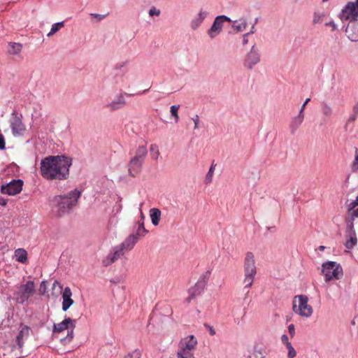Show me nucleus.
Returning a JSON list of instances; mask_svg holds the SVG:
<instances>
[{"label":"nucleus","instance_id":"nucleus-1","mask_svg":"<svg viewBox=\"0 0 358 358\" xmlns=\"http://www.w3.org/2000/svg\"><path fill=\"white\" fill-rule=\"evenodd\" d=\"M71 160L63 155L48 156L41 162L40 173L46 180L66 179L69 176Z\"/></svg>","mask_w":358,"mask_h":358},{"label":"nucleus","instance_id":"nucleus-2","mask_svg":"<svg viewBox=\"0 0 358 358\" xmlns=\"http://www.w3.org/2000/svg\"><path fill=\"white\" fill-rule=\"evenodd\" d=\"M80 196V192L74 189L67 195H57L52 199V210L56 215L61 217L68 213L77 204L78 199Z\"/></svg>","mask_w":358,"mask_h":358},{"label":"nucleus","instance_id":"nucleus-3","mask_svg":"<svg viewBox=\"0 0 358 358\" xmlns=\"http://www.w3.org/2000/svg\"><path fill=\"white\" fill-rule=\"evenodd\" d=\"M243 271L245 288H249L252 285L257 273L255 255L252 252H248L245 254L243 262Z\"/></svg>","mask_w":358,"mask_h":358},{"label":"nucleus","instance_id":"nucleus-4","mask_svg":"<svg viewBox=\"0 0 358 358\" xmlns=\"http://www.w3.org/2000/svg\"><path fill=\"white\" fill-rule=\"evenodd\" d=\"M292 310L294 313L306 318L310 317L313 310L308 304V298L306 295H296L292 301Z\"/></svg>","mask_w":358,"mask_h":358},{"label":"nucleus","instance_id":"nucleus-5","mask_svg":"<svg viewBox=\"0 0 358 358\" xmlns=\"http://www.w3.org/2000/svg\"><path fill=\"white\" fill-rule=\"evenodd\" d=\"M147 154L148 150L145 145L138 147L134 157L131 159L129 163V172L131 176L135 177L140 173Z\"/></svg>","mask_w":358,"mask_h":358},{"label":"nucleus","instance_id":"nucleus-6","mask_svg":"<svg viewBox=\"0 0 358 358\" xmlns=\"http://www.w3.org/2000/svg\"><path fill=\"white\" fill-rule=\"evenodd\" d=\"M36 290L35 284L33 281H27L25 284L17 287L13 292L14 299L20 304L27 303Z\"/></svg>","mask_w":358,"mask_h":358},{"label":"nucleus","instance_id":"nucleus-7","mask_svg":"<svg viewBox=\"0 0 358 358\" xmlns=\"http://www.w3.org/2000/svg\"><path fill=\"white\" fill-rule=\"evenodd\" d=\"M75 320L68 317L64 320L62 322L54 324L53 333H61L64 330H68V334L66 337L62 339V341L64 343H70L73 338V329L75 328Z\"/></svg>","mask_w":358,"mask_h":358},{"label":"nucleus","instance_id":"nucleus-8","mask_svg":"<svg viewBox=\"0 0 358 358\" xmlns=\"http://www.w3.org/2000/svg\"><path fill=\"white\" fill-rule=\"evenodd\" d=\"M322 273L325 276L326 281L334 278L340 279L343 275L342 267L334 262H327L322 264Z\"/></svg>","mask_w":358,"mask_h":358},{"label":"nucleus","instance_id":"nucleus-9","mask_svg":"<svg viewBox=\"0 0 358 358\" xmlns=\"http://www.w3.org/2000/svg\"><path fill=\"white\" fill-rule=\"evenodd\" d=\"M339 17L342 21L349 20L350 22L356 21L358 17V6L354 2H348L342 9Z\"/></svg>","mask_w":358,"mask_h":358},{"label":"nucleus","instance_id":"nucleus-10","mask_svg":"<svg viewBox=\"0 0 358 358\" xmlns=\"http://www.w3.org/2000/svg\"><path fill=\"white\" fill-rule=\"evenodd\" d=\"M210 274V271H207L203 274V279H205V278L208 279ZM206 284V280H203V281L199 280L195 284V285L194 287H191L188 292L189 296L186 299L188 303H189L191 301V300H192L197 296L201 295L205 288Z\"/></svg>","mask_w":358,"mask_h":358},{"label":"nucleus","instance_id":"nucleus-11","mask_svg":"<svg viewBox=\"0 0 358 358\" xmlns=\"http://www.w3.org/2000/svg\"><path fill=\"white\" fill-rule=\"evenodd\" d=\"M226 21H230V19L225 15H219L215 17L210 29L208 30V35L211 39L221 33L223 24Z\"/></svg>","mask_w":358,"mask_h":358},{"label":"nucleus","instance_id":"nucleus-12","mask_svg":"<svg viewBox=\"0 0 358 358\" xmlns=\"http://www.w3.org/2000/svg\"><path fill=\"white\" fill-rule=\"evenodd\" d=\"M23 182L21 180H13L6 185H2L1 191L2 194L15 195L22 189Z\"/></svg>","mask_w":358,"mask_h":358},{"label":"nucleus","instance_id":"nucleus-13","mask_svg":"<svg viewBox=\"0 0 358 358\" xmlns=\"http://www.w3.org/2000/svg\"><path fill=\"white\" fill-rule=\"evenodd\" d=\"M197 341L193 335L188 336L181 339L179 343V348L178 351L190 352L194 353Z\"/></svg>","mask_w":358,"mask_h":358},{"label":"nucleus","instance_id":"nucleus-14","mask_svg":"<svg viewBox=\"0 0 358 358\" xmlns=\"http://www.w3.org/2000/svg\"><path fill=\"white\" fill-rule=\"evenodd\" d=\"M124 252L125 251L120 245L115 246L113 248V251L111 253L108 254L102 260L103 265L104 266H108L112 264L118 259H120L122 256H123Z\"/></svg>","mask_w":358,"mask_h":358},{"label":"nucleus","instance_id":"nucleus-15","mask_svg":"<svg viewBox=\"0 0 358 358\" xmlns=\"http://www.w3.org/2000/svg\"><path fill=\"white\" fill-rule=\"evenodd\" d=\"M260 61V56L258 52L255 50V46H252L250 52L247 55L244 66L249 69H252L255 65Z\"/></svg>","mask_w":358,"mask_h":358},{"label":"nucleus","instance_id":"nucleus-16","mask_svg":"<svg viewBox=\"0 0 358 358\" xmlns=\"http://www.w3.org/2000/svg\"><path fill=\"white\" fill-rule=\"evenodd\" d=\"M30 328L25 325L20 327V330L15 338V343L19 349H21L29 336Z\"/></svg>","mask_w":358,"mask_h":358},{"label":"nucleus","instance_id":"nucleus-17","mask_svg":"<svg viewBox=\"0 0 358 358\" xmlns=\"http://www.w3.org/2000/svg\"><path fill=\"white\" fill-rule=\"evenodd\" d=\"M345 32L350 40L352 41H358V22L357 20L348 24Z\"/></svg>","mask_w":358,"mask_h":358},{"label":"nucleus","instance_id":"nucleus-18","mask_svg":"<svg viewBox=\"0 0 358 358\" xmlns=\"http://www.w3.org/2000/svg\"><path fill=\"white\" fill-rule=\"evenodd\" d=\"M71 290L69 287H66L62 293V310L64 311H66L74 303V301L71 299Z\"/></svg>","mask_w":358,"mask_h":358},{"label":"nucleus","instance_id":"nucleus-19","mask_svg":"<svg viewBox=\"0 0 358 358\" xmlns=\"http://www.w3.org/2000/svg\"><path fill=\"white\" fill-rule=\"evenodd\" d=\"M137 235H129L120 245H119L125 252L133 249L135 244L138 242Z\"/></svg>","mask_w":358,"mask_h":358},{"label":"nucleus","instance_id":"nucleus-20","mask_svg":"<svg viewBox=\"0 0 358 358\" xmlns=\"http://www.w3.org/2000/svg\"><path fill=\"white\" fill-rule=\"evenodd\" d=\"M11 129L14 135H22L26 130L22 120L17 117L11 123Z\"/></svg>","mask_w":358,"mask_h":358},{"label":"nucleus","instance_id":"nucleus-21","mask_svg":"<svg viewBox=\"0 0 358 358\" xmlns=\"http://www.w3.org/2000/svg\"><path fill=\"white\" fill-rule=\"evenodd\" d=\"M208 13L206 10H201L198 15L191 21V27L192 29H196L207 17Z\"/></svg>","mask_w":358,"mask_h":358},{"label":"nucleus","instance_id":"nucleus-22","mask_svg":"<svg viewBox=\"0 0 358 358\" xmlns=\"http://www.w3.org/2000/svg\"><path fill=\"white\" fill-rule=\"evenodd\" d=\"M304 119V113H302L301 111H299L297 116L292 118L290 124L289 128L291 132L294 134L295 131L298 129V128L301 126Z\"/></svg>","mask_w":358,"mask_h":358},{"label":"nucleus","instance_id":"nucleus-23","mask_svg":"<svg viewBox=\"0 0 358 358\" xmlns=\"http://www.w3.org/2000/svg\"><path fill=\"white\" fill-rule=\"evenodd\" d=\"M126 101L124 96L122 94H120L115 100L108 103L107 107L110 110H115L124 107Z\"/></svg>","mask_w":358,"mask_h":358},{"label":"nucleus","instance_id":"nucleus-24","mask_svg":"<svg viewBox=\"0 0 358 358\" xmlns=\"http://www.w3.org/2000/svg\"><path fill=\"white\" fill-rule=\"evenodd\" d=\"M161 214V211L158 208H153L150 209V216L151 218L152 223L155 226H157L159 224Z\"/></svg>","mask_w":358,"mask_h":358},{"label":"nucleus","instance_id":"nucleus-25","mask_svg":"<svg viewBox=\"0 0 358 358\" xmlns=\"http://www.w3.org/2000/svg\"><path fill=\"white\" fill-rule=\"evenodd\" d=\"M349 213L352 219L358 217V196L349 206Z\"/></svg>","mask_w":358,"mask_h":358},{"label":"nucleus","instance_id":"nucleus-26","mask_svg":"<svg viewBox=\"0 0 358 358\" xmlns=\"http://www.w3.org/2000/svg\"><path fill=\"white\" fill-rule=\"evenodd\" d=\"M15 255L17 260L19 262L24 263L27 260V253L24 249H17L15 252Z\"/></svg>","mask_w":358,"mask_h":358},{"label":"nucleus","instance_id":"nucleus-27","mask_svg":"<svg viewBox=\"0 0 358 358\" xmlns=\"http://www.w3.org/2000/svg\"><path fill=\"white\" fill-rule=\"evenodd\" d=\"M9 49H8V53L10 55H17L19 52H21L22 45L20 43H10L8 44Z\"/></svg>","mask_w":358,"mask_h":358},{"label":"nucleus","instance_id":"nucleus-28","mask_svg":"<svg viewBox=\"0 0 358 358\" xmlns=\"http://www.w3.org/2000/svg\"><path fill=\"white\" fill-rule=\"evenodd\" d=\"M357 238L355 231L353 230L351 231L350 238L345 242V247L348 249H352L357 244Z\"/></svg>","mask_w":358,"mask_h":358},{"label":"nucleus","instance_id":"nucleus-29","mask_svg":"<svg viewBox=\"0 0 358 358\" xmlns=\"http://www.w3.org/2000/svg\"><path fill=\"white\" fill-rule=\"evenodd\" d=\"M326 15L324 13L315 12L313 16V24L315 25L324 21Z\"/></svg>","mask_w":358,"mask_h":358},{"label":"nucleus","instance_id":"nucleus-30","mask_svg":"<svg viewBox=\"0 0 358 358\" xmlns=\"http://www.w3.org/2000/svg\"><path fill=\"white\" fill-rule=\"evenodd\" d=\"M64 26V22L55 23L52 25L50 31L48 34V36H51L57 33L60 29Z\"/></svg>","mask_w":358,"mask_h":358},{"label":"nucleus","instance_id":"nucleus-31","mask_svg":"<svg viewBox=\"0 0 358 358\" xmlns=\"http://www.w3.org/2000/svg\"><path fill=\"white\" fill-rule=\"evenodd\" d=\"M138 229L136 230V233L135 235H137V237H138V238L140 236H144L148 233V230H146L144 227L143 221L138 222Z\"/></svg>","mask_w":358,"mask_h":358},{"label":"nucleus","instance_id":"nucleus-32","mask_svg":"<svg viewBox=\"0 0 358 358\" xmlns=\"http://www.w3.org/2000/svg\"><path fill=\"white\" fill-rule=\"evenodd\" d=\"M321 108L322 113L325 117H329L332 115V108L327 103H323L321 106Z\"/></svg>","mask_w":358,"mask_h":358},{"label":"nucleus","instance_id":"nucleus-33","mask_svg":"<svg viewBox=\"0 0 358 358\" xmlns=\"http://www.w3.org/2000/svg\"><path fill=\"white\" fill-rule=\"evenodd\" d=\"M236 22H235L234 24L233 25V28L234 30H236L237 32H241L244 30H245L247 27V23L245 20H241L240 23L236 24Z\"/></svg>","mask_w":358,"mask_h":358},{"label":"nucleus","instance_id":"nucleus-34","mask_svg":"<svg viewBox=\"0 0 358 358\" xmlns=\"http://www.w3.org/2000/svg\"><path fill=\"white\" fill-rule=\"evenodd\" d=\"M150 151L151 157L154 159L157 160L160 154L159 151L158 146L156 144H152L150 148Z\"/></svg>","mask_w":358,"mask_h":358},{"label":"nucleus","instance_id":"nucleus-35","mask_svg":"<svg viewBox=\"0 0 358 358\" xmlns=\"http://www.w3.org/2000/svg\"><path fill=\"white\" fill-rule=\"evenodd\" d=\"M215 165L212 164L208 172L207 173L205 178V183L210 184L213 181V177L214 175Z\"/></svg>","mask_w":358,"mask_h":358},{"label":"nucleus","instance_id":"nucleus-36","mask_svg":"<svg viewBox=\"0 0 358 358\" xmlns=\"http://www.w3.org/2000/svg\"><path fill=\"white\" fill-rule=\"evenodd\" d=\"M177 357L178 358H195L194 353L190 352H183V351H178L177 352Z\"/></svg>","mask_w":358,"mask_h":358},{"label":"nucleus","instance_id":"nucleus-37","mask_svg":"<svg viewBox=\"0 0 358 358\" xmlns=\"http://www.w3.org/2000/svg\"><path fill=\"white\" fill-rule=\"evenodd\" d=\"M180 108L179 105H173L171 106L170 112L171 115L175 117L176 122H177L179 120V116L178 114V110Z\"/></svg>","mask_w":358,"mask_h":358},{"label":"nucleus","instance_id":"nucleus-38","mask_svg":"<svg viewBox=\"0 0 358 358\" xmlns=\"http://www.w3.org/2000/svg\"><path fill=\"white\" fill-rule=\"evenodd\" d=\"M352 169L353 171H357L358 170V149H355V159L352 163Z\"/></svg>","mask_w":358,"mask_h":358},{"label":"nucleus","instance_id":"nucleus-39","mask_svg":"<svg viewBox=\"0 0 358 358\" xmlns=\"http://www.w3.org/2000/svg\"><path fill=\"white\" fill-rule=\"evenodd\" d=\"M286 348L288 350L287 357L294 358L296 356V352L294 348L292 347V344L288 345L287 346H286Z\"/></svg>","mask_w":358,"mask_h":358},{"label":"nucleus","instance_id":"nucleus-40","mask_svg":"<svg viewBox=\"0 0 358 358\" xmlns=\"http://www.w3.org/2000/svg\"><path fill=\"white\" fill-rule=\"evenodd\" d=\"M47 290L46 281L43 280L41 282L39 288V293L41 295H44Z\"/></svg>","mask_w":358,"mask_h":358},{"label":"nucleus","instance_id":"nucleus-41","mask_svg":"<svg viewBox=\"0 0 358 358\" xmlns=\"http://www.w3.org/2000/svg\"><path fill=\"white\" fill-rule=\"evenodd\" d=\"M325 26L330 27L332 31H335L337 29V26L333 20L326 22Z\"/></svg>","mask_w":358,"mask_h":358},{"label":"nucleus","instance_id":"nucleus-42","mask_svg":"<svg viewBox=\"0 0 358 358\" xmlns=\"http://www.w3.org/2000/svg\"><path fill=\"white\" fill-rule=\"evenodd\" d=\"M288 331L290 334V336L292 338H293L294 336V334H295V327H294V325L293 324H290L289 326H288Z\"/></svg>","mask_w":358,"mask_h":358},{"label":"nucleus","instance_id":"nucleus-43","mask_svg":"<svg viewBox=\"0 0 358 358\" xmlns=\"http://www.w3.org/2000/svg\"><path fill=\"white\" fill-rule=\"evenodd\" d=\"M149 14L150 16H153V15H159L160 14V10H157L155 8H152L150 11H149Z\"/></svg>","mask_w":358,"mask_h":358},{"label":"nucleus","instance_id":"nucleus-44","mask_svg":"<svg viewBox=\"0 0 358 358\" xmlns=\"http://www.w3.org/2000/svg\"><path fill=\"white\" fill-rule=\"evenodd\" d=\"M281 341L284 345H285V346H287L288 345L291 344V343L289 342L287 336L285 334L281 336Z\"/></svg>","mask_w":358,"mask_h":358},{"label":"nucleus","instance_id":"nucleus-45","mask_svg":"<svg viewBox=\"0 0 358 358\" xmlns=\"http://www.w3.org/2000/svg\"><path fill=\"white\" fill-rule=\"evenodd\" d=\"M192 120L194 122V129H198V127H199L198 124H199V116L197 115H196L195 117L192 118Z\"/></svg>","mask_w":358,"mask_h":358},{"label":"nucleus","instance_id":"nucleus-46","mask_svg":"<svg viewBox=\"0 0 358 358\" xmlns=\"http://www.w3.org/2000/svg\"><path fill=\"white\" fill-rule=\"evenodd\" d=\"M5 141L2 134H0V150L4 149Z\"/></svg>","mask_w":358,"mask_h":358},{"label":"nucleus","instance_id":"nucleus-47","mask_svg":"<svg viewBox=\"0 0 358 358\" xmlns=\"http://www.w3.org/2000/svg\"><path fill=\"white\" fill-rule=\"evenodd\" d=\"M254 31H251L250 33H247L243 35V45H245L246 43H248V40L247 38V36L250 34H252L253 33Z\"/></svg>","mask_w":358,"mask_h":358},{"label":"nucleus","instance_id":"nucleus-48","mask_svg":"<svg viewBox=\"0 0 358 358\" xmlns=\"http://www.w3.org/2000/svg\"><path fill=\"white\" fill-rule=\"evenodd\" d=\"M310 99L309 98L306 99V101H305V102H304V103H303V104L302 105V106H301V109H300V110H299V111H301V112H302V113H303V111H304V109H305V108H306V104L310 101Z\"/></svg>","mask_w":358,"mask_h":358},{"label":"nucleus","instance_id":"nucleus-49","mask_svg":"<svg viewBox=\"0 0 358 358\" xmlns=\"http://www.w3.org/2000/svg\"><path fill=\"white\" fill-rule=\"evenodd\" d=\"M91 15L94 17L98 18L99 20H103L105 17V15H101L96 13H92Z\"/></svg>","mask_w":358,"mask_h":358},{"label":"nucleus","instance_id":"nucleus-50","mask_svg":"<svg viewBox=\"0 0 358 358\" xmlns=\"http://www.w3.org/2000/svg\"><path fill=\"white\" fill-rule=\"evenodd\" d=\"M357 115H358V114L353 113V115H352L349 117L348 121H349V122H354V121L357 119Z\"/></svg>","mask_w":358,"mask_h":358},{"label":"nucleus","instance_id":"nucleus-51","mask_svg":"<svg viewBox=\"0 0 358 358\" xmlns=\"http://www.w3.org/2000/svg\"><path fill=\"white\" fill-rule=\"evenodd\" d=\"M353 113L358 114V102L353 106Z\"/></svg>","mask_w":358,"mask_h":358},{"label":"nucleus","instance_id":"nucleus-52","mask_svg":"<svg viewBox=\"0 0 358 358\" xmlns=\"http://www.w3.org/2000/svg\"><path fill=\"white\" fill-rule=\"evenodd\" d=\"M7 202L6 201V199H3V198H0V205L2 206H5L6 205Z\"/></svg>","mask_w":358,"mask_h":358},{"label":"nucleus","instance_id":"nucleus-53","mask_svg":"<svg viewBox=\"0 0 358 358\" xmlns=\"http://www.w3.org/2000/svg\"><path fill=\"white\" fill-rule=\"evenodd\" d=\"M208 328H209V333L210 335L213 336L215 334V331L214 330V329L212 327H210L208 326Z\"/></svg>","mask_w":358,"mask_h":358},{"label":"nucleus","instance_id":"nucleus-54","mask_svg":"<svg viewBox=\"0 0 358 358\" xmlns=\"http://www.w3.org/2000/svg\"><path fill=\"white\" fill-rule=\"evenodd\" d=\"M324 249H325V247H324V246H323V245H320V246L319 247V250H320V251H323V250H324Z\"/></svg>","mask_w":358,"mask_h":358},{"label":"nucleus","instance_id":"nucleus-55","mask_svg":"<svg viewBox=\"0 0 358 358\" xmlns=\"http://www.w3.org/2000/svg\"><path fill=\"white\" fill-rule=\"evenodd\" d=\"M141 217L142 221H143L144 215H143V213L142 212L141 213Z\"/></svg>","mask_w":358,"mask_h":358},{"label":"nucleus","instance_id":"nucleus-56","mask_svg":"<svg viewBox=\"0 0 358 358\" xmlns=\"http://www.w3.org/2000/svg\"><path fill=\"white\" fill-rule=\"evenodd\" d=\"M56 284H59L57 281H55L53 284V286L55 287L56 285Z\"/></svg>","mask_w":358,"mask_h":358},{"label":"nucleus","instance_id":"nucleus-57","mask_svg":"<svg viewBox=\"0 0 358 358\" xmlns=\"http://www.w3.org/2000/svg\"><path fill=\"white\" fill-rule=\"evenodd\" d=\"M355 3L357 5V6H358V0H356V1Z\"/></svg>","mask_w":358,"mask_h":358},{"label":"nucleus","instance_id":"nucleus-58","mask_svg":"<svg viewBox=\"0 0 358 358\" xmlns=\"http://www.w3.org/2000/svg\"><path fill=\"white\" fill-rule=\"evenodd\" d=\"M125 95L127 96H131L132 94H127V93H124Z\"/></svg>","mask_w":358,"mask_h":358},{"label":"nucleus","instance_id":"nucleus-59","mask_svg":"<svg viewBox=\"0 0 358 358\" xmlns=\"http://www.w3.org/2000/svg\"><path fill=\"white\" fill-rule=\"evenodd\" d=\"M328 0H322L323 2H326Z\"/></svg>","mask_w":358,"mask_h":358},{"label":"nucleus","instance_id":"nucleus-60","mask_svg":"<svg viewBox=\"0 0 358 358\" xmlns=\"http://www.w3.org/2000/svg\"><path fill=\"white\" fill-rule=\"evenodd\" d=\"M137 358H139V357H137Z\"/></svg>","mask_w":358,"mask_h":358}]
</instances>
